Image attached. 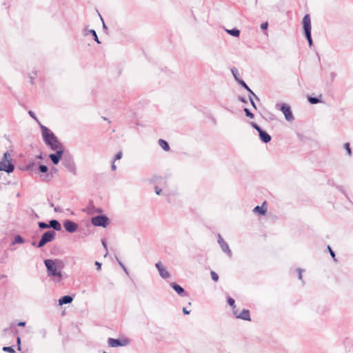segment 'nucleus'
I'll list each match as a JSON object with an SVG mask.
<instances>
[{
  "label": "nucleus",
  "instance_id": "f3484780",
  "mask_svg": "<svg viewBox=\"0 0 353 353\" xmlns=\"http://www.w3.org/2000/svg\"><path fill=\"white\" fill-rule=\"evenodd\" d=\"M259 135L261 141L264 143H269L272 139L271 136L263 130H260Z\"/></svg>",
  "mask_w": 353,
  "mask_h": 353
},
{
  "label": "nucleus",
  "instance_id": "0eeeda50",
  "mask_svg": "<svg viewBox=\"0 0 353 353\" xmlns=\"http://www.w3.org/2000/svg\"><path fill=\"white\" fill-rule=\"evenodd\" d=\"M91 223L94 226L106 228L109 223V218L105 214H99L92 217Z\"/></svg>",
  "mask_w": 353,
  "mask_h": 353
},
{
  "label": "nucleus",
  "instance_id": "ea45409f",
  "mask_svg": "<svg viewBox=\"0 0 353 353\" xmlns=\"http://www.w3.org/2000/svg\"><path fill=\"white\" fill-rule=\"evenodd\" d=\"M327 250H329L330 252V254L332 256V258L334 259V261H336V258H335V253L332 250L331 247L330 245H327Z\"/></svg>",
  "mask_w": 353,
  "mask_h": 353
},
{
  "label": "nucleus",
  "instance_id": "423d86ee",
  "mask_svg": "<svg viewBox=\"0 0 353 353\" xmlns=\"http://www.w3.org/2000/svg\"><path fill=\"white\" fill-rule=\"evenodd\" d=\"M40 127L42 132V137L44 143L48 145H51L53 141H54L57 137L54 135V134L47 127L40 124Z\"/></svg>",
  "mask_w": 353,
  "mask_h": 353
},
{
  "label": "nucleus",
  "instance_id": "680f3d73",
  "mask_svg": "<svg viewBox=\"0 0 353 353\" xmlns=\"http://www.w3.org/2000/svg\"><path fill=\"white\" fill-rule=\"evenodd\" d=\"M99 17H100V19H101V21H102V22H103V21H103V18H102V17H101V15L100 14H99Z\"/></svg>",
  "mask_w": 353,
  "mask_h": 353
},
{
  "label": "nucleus",
  "instance_id": "0e129e2a",
  "mask_svg": "<svg viewBox=\"0 0 353 353\" xmlns=\"http://www.w3.org/2000/svg\"><path fill=\"white\" fill-rule=\"evenodd\" d=\"M6 275H4V274L1 276V278H6Z\"/></svg>",
  "mask_w": 353,
  "mask_h": 353
},
{
  "label": "nucleus",
  "instance_id": "e2e57ef3",
  "mask_svg": "<svg viewBox=\"0 0 353 353\" xmlns=\"http://www.w3.org/2000/svg\"><path fill=\"white\" fill-rule=\"evenodd\" d=\"M50 205L51 207H54V203H52V202H50Z\"/></svg>",
  "mask_w": 353,
  "mask_h": 353
},
{
  "label": "nucleus",
  "instance_id": "8fccbe9b",
  "mask_svg": "<svg viewBox=\"0 0 353 353\" xmlns=\"http://www.w3.org/2000/svg\"><path fill=\"white\" fill-rule=\"evenodd\" d=\"M95 265L97 266V270H100L101 269V263L99 261H95Z\"/></svg>",
  "mask_w": 353,
  "mask_h": 353
},
{
  "label": "nucleus",
  "instance_id": "37998d69",
  "mask_svg": "<svg viewBox=\"0 0 353 353\" xmlns=\"http://www.w3.org/2000/svg\"><path fill=\"white\" fill-rule=\"evenodd\" d=\"M28 114H29V115H30L32 119H34L35 121H37V122H39V121H38V119H37V117H36V115H35V114H34V112L33 111H32V110H29V111H28Z\"/></svg>",
  "mask_w": 353,
  "mask_h": 353
},
{
  "label": "nucleus",
  "instance_id": "864d4df0",
  "mask_svg": "<svg viewBox=\"0 0 353 353\" xmlns=\"http://www.w3.org/2000/svg\"><path fill=\"white\" fill-rule=\"evenodd\" d=\"M111 170L112 171H115L117 170V166L114 164V161H112V165H111Z\"/></svg>",
  "mask_w": 353,
  "mask_h": 353
},
{
  "label": "nucleus",
  "instance_id": "5701e85b",
  "mask_svg": "<svg viewBox=\"0 0 353 353\" xmlns=\"http://www.w3.org/2000/svg\"><path fill=\"white\" fill-rule=\"evenodd\" d=\"M321 99H322L321 95H319L317 97L307 96V101L311 104H317L319 103H321L322 101Z\"/></svg>",
  "mask_w": 353,
  "mask_h": 353
},
{
  "label": "nucleus",
  "instance_id": "a211bd4d",
  "mask_svg": "<svg viewBox=\"0 0 353 353\" xmlns=\"http://www.w3.org/2000/svg\"><path fill=\"white\" fill-rule=\"evenodd\" d=\"M49 228H51L53 229V230L55 231H60L61 230V223L59 222V221L56 219H52L48 223Z\"/></svg>",
  "mask_w": 353,
  "mask_h": 353
},
{
  "label": "nucleus",
  "instance_id": "b1692460",
  "mask_svg": "<svg viewBox=\"0 0 353 353\" xmlns=\"http://www.w3.org/2000/svg\"><path fill=\"white\" fill-rule=\"evenodd\" d=\"M34 168L35 163L34 161H30L23 168H22V170L32 173L35 170Z\"/></svg>",
  "mask_w": 353,
  "mask_h": 353
},
{
  "label": "nucleus",
  "instance_id": "c9c22d12",
  "mask_svg": "<svg viewBox=\"0 0 353 353\" xmlns=\"http://www.w3.org/2000/svg\"><path fill=\"white\" fill-rule=\"evenodd\" d=\"M247 91L248 92V97H250V96H251V98L252 97H254V99L257 101H259V98L258 97V96H256L254 92L249 88L248 90H247Z\"/></svg>",
  "mask_w": 353,
  "mask_h": 353
},
{
  "label": "nucleus",
  "instance_id": "7ed1b4c3",
  "mask_svg": "<svg viewBox=\"0 0 353 353\" xmlns=\"http://www.w3.org/2000/svg\"><path fill=\"white\" fill-rule=\"evenodd\" d=\"M14 170V165L12 162L10 158V154L8 151H6L3 154L2 160L0 161V171H5L10 174Z\"/></svg>",
  "mask_w": 353,
  "mask_h": 353
},
{
  "label": "nucleus",
  "instance_id": "69168bd1",
  "mask_svg": "<svg viewBox=\"0 0 353 353\" xmlns=\"http://www.w3.org/2000/svg\"><path fill=\"white\" fill-rule=\"evenodd\" d=\"M334 73H332V77H334Z\"/></svg>",
  "mask_w": 353,
  "mask_h": 353
},
{
  "label": "nucleus",
  "instance_id": "f8f14e48",
  "mask_svg": "<svg viewBox=\"0 0 353 353\" xmlns=\"http://www.w3.org/2000/svg\"><path fill=\"white\" fill-rule=\"evenodd\" d=\"M78 224L71 220L67 219L63 222L65 230L69 233H74L78 229Z\"/></svg>",
  "mask_w": 353,
  "mask_h": 353
},
{
  "label": "nucleus",
  "instance_id": "338daca9",
  "mask_svg": "<svg viewBox=\"0 0 353 353\" xmlns=\"http://www.w3.org/2000/svg\"><path fill=\"white\" fill-rule=\"evenodd\" d=\"M339 190H341V192H343V190H342V188H339Z\"/></svg>",
  "mask_w": 353,
  "mask_h": 353
},
{
  "label": "nucleus",
  "instance_id": "a18cd8bd",
  "mask_svg": "<svg viewBox=\"0 0 353 353\" xmlns=\"http://www.w3.org/2000/svg\"><path fill=\"white\" fill-rule=\"evenodd\" d=\"M17 350H21V338L19 336L17 337Z\"/></svg>",
  "mask_w": 353,
  "mask_h": 353
},
{
  "label": "nucleus",
  "instance_id": "4c0bfd02",
  "mask_svg": "<svg viewBox=\"0 0 353 353\" xmlns=\"http://www.w3.org/2000/svg\"><path fill=\"white\" fill-rule=\"evenodd\" d=\"M210 274H211L212 279L214 281H215V282L218 281V280H219V275L214 271L212 270L211 272H210Z\"/></svg>",
  "mask_w": 353,
  "mask_h": 353
},
{
  "label": "nucleus",
  "instance_id": "39448f33",
  "mask_svg": "<svg viewBox=\"0 0 353 353\" xmlns=\"http://www.w3.org/2000/svg\"><path fill=\"white\" fill-rule=\"evenodd\" d=\"M62 164L70 172L72 173L74 175L77 174L74 158L68 152H65L62 159Z\"/></svg>",
  "mask_w": 353,
  "mask_h": 353
},
{
  "label": "nucleus",
  "instance_id": "a19ab883",
  "mask_svg": "<svg viewBox=\"0 0 353 353\" xmlns=\"http://www.w3.org/2000/svg\"><path fill=\"white\" fill-rule=\"evenodd\" d=\"M122 155H123V153L121 151L119 152L118 153L116 154V155L114 156V158L113 159L114 161H117V160H119L121 159L122 157Z\"/></svg>",
  "mask_w": 353,
  "mask_h": 353
},
{
  "label": "nucleus",
  "instance_id": "49530a36",
  "mask_svg": "<svg viewBox=\"0 0 353 353\" xmlns=\"http://www.w3.org/2000/svg\"><path fill=\"white\" fill-rule=\"evenodd\" d=\"M250 103L252 105V106L254 108V109H256V103L254 101L253 99L251 98V96H250Z\"/></svg>",
  "mask_w": 353,
  "mask_h": 353
},
{
  "label": "nucleus",
  "instance_id": "9d476101",
  "mask_svg": "<svg viewBox=\"0 0 353 353\" xmlns=\"http://www.w3.org/2000/svg\"><path fill=\"white\" fill-rule=\"evenodd\" d=\"M38 171L41 173L40 176L43 177L45 181H50L53 178V174L48 172V168L46 165L39 164Z\"/></svg>",
  "mask_w": 353,
  "mask_h": 353
},
{
  "label": "nucleus",
  "instance_id": "dca6fc26",
  "mask_svg": "<svg viewBox=\"0 0 353 353\" xmlns=\"http://www.w3.org/2000/svg\"><path fill=\"white\" fill-rule=\"evenodd\" d=\"M171 288L176 292V293L180 296H187L188 293L185 291V290L178 283L175 282H172L170 284Z\"/></svg>",
  "mask_w": 353,
  "mask_h": 353
},
{
  "label": "nucleus",
  "instance_id": "20e7f679",
  "mask_svg": "<svg viewBox=\"0 0 353 353\" xmlns=\"http://www.w3.org/2000/svg\"><path fill=\"white\" fill-rule=\"evenodd\" d=\"M303 28L305 37L308 42V45L311 47L313 44L312 34H311V20L309 14H306L303 18Z\"/></svg>",
  "mask_w": 353,
  "mask_h": 353
},
{
  "label": "nucleus",
  "instance_id": "13d9d810",
  "mask_svg": "<svg viewBox=\"0 0 353 353\" xmlns=\"http://www.w3.org/2000/svg\"><path fill=\"white\" fill-rule=\"evenodd\" d=\"M103 29L104 31H106L108 30V28L104 21H103Z\"/></svg>",
  "mask_w": 353,
  "mask_h": 353
},
{
  "label": "nucleus",
  "instance_id": "c03bdc74",
  "mask_svg": "<svg viewBox=\"0 0 353 353\" xmlns=\"http://www.w3.org/2000/svg\"><path fill=\"white\" fill-rule=\"evenodd\" d=\"M238 100L243 103H247L248 101L244 97L239 96Z\"/></svg>",
  "mask_w": 353,
  "mask_h": 353
},
{
  "label": "nucleus",
  "instance_id": "58836bf2",
  "mask_svg": "<svg viewBox=\"0 0 353 353\" xmlns=\"http://www.w3.org/2000/svg\"><path fill=\"white\" fill-rule=\"evenodd\" d=\"M250 125H252V127L255 129L259 133L260 132V130H262V128L258 125L256 124V123L254 122H251L250 123Z\"/></svg>",
  "mask_w": 353,
  "mask_h": 353
},
{
  "label": "nucleus",
  "instance_id": "6e6d98bb",
  "mask_svg": "<svg viewBox=\"0 0 353 353\" xmlns=\"http://www.w3.org/2000/svg\"><path fill=\"white\" fill-rule=\"evenodd\" d=\"M30 82L32 85H34V77L30 75Z\"/></svg>",
  "mask_w": 353,
  "mask_h": 353
},
{
  "label": "nucleus",
  "instance_id": "7c9ffc66",
  "mask_svg": "<svg viewBox=\"0 0 353 353\" xmlns=\"http://www.w3.org/2000/svg\"><path fill=\"white\" fill-rule=\"evenodd\" d=\"M3 351L8 353H16V351L14 350L13 346H4L3 347Z\"/></svg>",
  "mask_w": 353,
  "mask_h": 353
},
{
  "label": "nucleus",
  "instance_id": "72a5a7b5",
  "mask_svg": "<svg viewBox=\"0 0 353 353\" xmlns=\"http://www.w3.org/2000/svg\"><path fill=\"white\" fill-rule=\"evenodd\" d=\"M38 225H39V228L41 230H44V229L49 228L48 223H46L43 222V221H40V222H39V223H38Z\"/></svg>",
  "mask_w": 353,
  "mask_h": 353
},
{
  "label": "nucleus",
  "instance_id": "f03ea898",
  "mask_svg": "<svg viewBox=\"0 0 353 353\" xmlns=\"http://www.w3.org/2000/svg\"><path fill=\"white\" fill-rule=\"evenodd\" d=\"M56 236V232L54 230H48L45 232L38 243L35 241L32 242V245L37 248L43 247L48 243L52 241Z\"/></svg>",
  "mask_w": 353,
  "mask_h": 353
},
{
  "label": "nucleus",
  "instance_id": "473e14b6",
  "mask_svg": "<svg viewBox=\"0 0 353 353\" xmlns=\"http://www.w3.org/2000/svg\"><path fill=\"white\" fill-rule=\"evenodd\" d=\"M243 110L245 112L246 117L250 119H253L254 117V114L248 108H245Z\"/></svg>",
  "mask_w": 353,
  "mask_h": 353
},
{
  "label": "nucleus",
  "instance_id": "1a4fd4ad",
  "mask_svg": "<svg viewBox=\"0 0 353 353\" xmlns=\"http://www.w3.org/2000/svg\"><path fill=\"white\" fill-rule=\"evenodd\" d=\"M280 106L279 110L283 112L285 119L288 121H292L294 119L292 112L291 111L290 106L285 103H281V105L277 103L276 107Z\"/></svg>",
  "mask_w": 353,
  "mask_h": 353
},
{
  "label": "nucleus",
  "instance_id": "412c9836",
  "mask_svg": "<svg viewBox=\"0 0 353 353\" xmlns=\"http://www.w3.org/2000/svg\"><path fill=\"white\" fill-rule=\"evenodd\" d=\"M49 147L52 150H63V146L58 140V139H56L54 141H53L52 145H49Z\"/></svg>",
  "mask_w": 353,
  "mask_h": 353
},
{
  "label": "nucleus",
  "instance_id": "4468645a",
  "mask_svg": "<svg viewBox=\"0 0 353 353\" xmlns=\"http://www.w3.org/2000/svg\"><path fill=\"white\" fill-rule=\"evenodd\" d=\"M161 278L166 279L170 277V273L163 266L161 262L159 261L155 264Z\"/></svg>",
  "mask_w": 353,
  "mask_h": 353
},
{
  "label": "nucleus",
  "instance_id": "603ef678",
  "mask_svg": "<svg viewBox=\"0 0 353 353\" xmlns=\"http://www.w3.org/2000/svg\"><path fill=\"white\" fill-rule=\"evenodd\" d=\"M26 323L25 321H20L17 323V326L19 327H25Z\"/></svg>",
  "mask_w": 353,
  "mask_h": 353
},
{
  "label": "nucleus",
  "instance_id": "cd10ccee",
  "mask_svg": "<svg viewBox=\"0 0 353 353\" xmlns=\"http://www.w3.org/2000/svg\"><path fill=\"white\" fill-rule=\"evenodd\" d=\"M231 72L236 81L241 79L238 69L236 68L233 67L232 68H231Z\"/></svg>",
  "mask_w": 353,
  "mask_h": 353
},
{
  "label": "nucleus",
  "instance_id": "de8ad7c7",
  "mask_svg": "<svg viewBox=\"0 0 353 353\" xmlns=\"http://www.w3.org/2000/svg\"><path fill=\"white\" fill-rule=\"evenodd\" d=\"M268 27V22H265V23H263L261 25V28L262 30H266Z\"/></svg>",
  "mask_w": 353,
  "mask_h": 353
},
{
  "label": "nucleus",
  "instance_id": "09e8293b",
  "mask_svg": "<svg viewBox=\"0 0 353 353\" xmlns=\"http://www.w3.org/2000/svg\"><path fill=\"white\" fill-rule=\"evenodd\" d=\"M154 191L157 194L159 195L162 191L161 188H159L158 186L154 187Z\"/></svg>",
  "mask_w": 353,
  "mask_h": 353
},
{
  "label": "nucleus",
  "instance_id": "f704fd0d",
  "mask_svg": "<svg viewBox=\"0 0 353 353\" xmlns=\"http://www.w3.org/2000/svg\"><path fill=\"white\" fill-rule=\"evenodd\" d=\"M116 259H117V261H118L119 265L122 268V269L125 272V274L129 275V272H128V269L126 268V267L123 265V263L121 261H119V259L117 257H116Z\"/></svg>",
  "mask_w": 353,
  "mask_h": 353
},
{
  "label": "nucleus",
  "instance_id": "3c124183",
  "mask_svg": "<svg viewBox=\"0 0 353 353\" xmlns=\"http://www.w3.org/2000/svg\"><path fill=\"white\" fill-rule=\"evenodd\" d=\"M297 272H299V279L302 280V270L301 268H298Z\"/></svg>",
  "mask_w": 353,
  "mask_h": 353
},
{
  "label": "nucleus",
  "instance_id": "2eb2a0df",
  "mask_svg": "<svg viewBox=\"0 0 353 353\" xmlns=\"http://www.w3.org/2000/svg\"><path fill=\"white\" fill-rule=\"evenodd\" d=\"M234 315L237 319H241L245 321H251L250 311L247 309H243L239 314L237 310H234Z\"/></svg>",
  "mask_w": 353,
  "mask_h": 353
},
{
  "label": "nucleus",
  "instance_id": "f257e3e1",
  "mask_svg": "<svg viewBox=\"0 0 353 353\" xmlns=\"http://www.w3.org/2000/svg\"><path fill=\"white\" fill-rule=\"evenodd\" d=\"M44 264L47 270L48 276L54 277V281H61L62 279L61 269L63 268V263L58 259H45Z\"/></svg>",
  "mask_w": 353,
  "mask_h": 353
},
{
  "label": "nucleus",
  "instance_id": "2f4dec72",
  "mask_svg": "<svg viewBox=\"0 0 353 353\" xmlns=\"http://www.w3.org/2000/svg\"><path fill=\"white\" fill-rule=\"evenodd\" d=\"M243 88H244L245 90H248L249 89V86L247 85V83L242 79H239L236 81Z\"/></svg>",
  "mask_w": 353,
  "mask_h": 353
},
{
  "label": "nucleus",
  "instance_id": "bf43d9fd",
  "mask_svg": "<svg viewBox=\"0 0 353 353\" xmlns=\"http://www.w3.org/2000/svg\"><path fill=\"white\" fill-rule=\"evenodd\" d=\"M36 159H43L42 154H40L39 155H37L36 157Z\"/></svg>",
  "mask_w": 353,
  "mask_h": 353
},
{
  "label": "nucleus",
  "instance_id": "c756f323",
  "mask_svg": "<svg viewBox=\"0 0 353 353\" xmlns=\"http://www.w3.org/2000/svg\"><path fill=\"white\" fill-rule=\"evenodd\" d=\"M90 34L93 37V39L97 43H101V41H99V38H98V36L97 34V32L94 30H90L89 31Z\"/></svg>",
  "mask_w": 353,
  "mask_h": 353
},
{
  "label": "nucleus",
  "instance_id": "4be33fe9",
  "mask_svg": "<svg viewBox=\"0 0 353 353\" xmlns=\"http://www.w3.org/2000/svg\"><path fill=\"white\" fill-rule=\"evenodd\" d=\"M265 203V202H264L261 206L256 205L254 208L253 211L254 212L259 214V215H265L266 213V211H267V209L263 207Z\"/></svg>",
  "mask_w": 353,
  "mask_h": 353
},
{
  "label": "nucleus",
  "instance_id": "c85d7f7f",
  "mask_svg": "<svg viewBox=\"0 0 353 353\" xmlns=\"http://www.w3.org/2000/svg\"><path fill=\"white\" fill-rule=\"evenodd\" d=\"M227 302H228V305L232 307V312H234V310H236L234 299L230 296H228L227 299Z\"/></svg>",
  "mask_w": 353,
  "mask_h": 353
},
{
  "label": "nucleus",
  "instance_id": "6ab92c4d",
  "mask_svg": "<svg viewBox=\"0 0 353 353\" xmlns=\"http://www.w3.org/2000/svg\"><path fill=\"white\" fill-rule=\"evenodd\" d=\"M87 210H88V214L101 213L102 212L101 208H95L92 201L89 202L88 207H87Z\"/></svg>",
  "mask_w": 353,
  "mask_h": 353
},
{
  "label": "nucleus",
  "instance_id": "6e6552de",
  "mask_svg": "<svg viewBox=\"0 0 353 353\" xmlns=\"http://www.w3.org/2000/svg\"><path fill=\"white\" fill-rule=\"evenodd\" d=\"M129 343H130V339L128 338H123V339L108 338V345L109 347H111L126 346Z\"/></svg>",
  "mask_w": 353,
  "mask_h": 353
},
{
  "label": "nucleus",
  "instance_id": "9b49d317",
  "mask_svg": "<svg viewBox=\"0 0 353 353\" xmlns=\"http://www.w3.org/2000/svg\"><path fill=\"white\" fill-rule=\"evenodd\" d=\"M64 153V150H58L54 153L50 154L49 158L54 165H57L63 159Z\"/></svg>",
  "mask_w": 353,
  "mask_h": 353
},
{
  "label": "nucleus",
  "instance_id": "774afa93",
  "mask_svg": "<svg viewBox=\"0 0 353 353\" xmlns=\"http://www.w3.org/2000/svg\"><path fill=\"white\" fill-rule=\"evenodd\" d=\"M255 1H256V3H257V0H255Z\"/></svg>",
  "mask_w": 353,
  "mask_h": 353
},
{
  "label": "nucleus",
  "instance_id": "aec40b11",
  "mask_svg": "<svg viewBox=\"0 0 353 353\" xmlns=\"http://www.w3.org/2000/svg\"><path fill=\"white\" fill-rule=\"evenodd\" d=\"M73 301V297L70 295H65L59 299V305H63L65 304L71 303Z\"/></svg>",
  "mask_w": 353,
  "mask_h": 353
},
{
  "label": "nucleus",
  "instance_id": "a878e982",
  "mask_svg": "<svg viewBox=\"0 0 353 353\" xmlns=\"http://www.w3.org/2000/svg\"><path fill=\"white\" fill-rule=\"evenodd\" d=\"M225 31L227 32V33L232 37H239V35H240V30L237 28H232V29H230V30H225Z\"/></svg>",
  "mask_w": 353,
  "mask_h": 353
},
{
  "label": "nucleus",
  "instance_id": "5fc2aeb1",
  "mask_svg": "<svg viewBox=\"0 0 353 353\" xmlns=\"http://www.w3.org/2000/svg\"><path fill=\"white\" fill-rule=\"evenodd\" d=\"M54 212H62V209L60 208V207H54Z\"/></svg>",
  "mask_w": 353,
  "mask_h": 353
},
{
  "label": "nucleus",
  "instance_id": "052dcab7",
  "mask_svg": "<svg viewBox=\"0 0 353 353\" xmlns=\"http://www.w3.org/2000/svg\"><path fill=\"white\" fill-rule=\"evenodd\" d=\"M32 72H33L34 76H37V70H34Z\"/></svg>",
  "mask_w": 353,
  "mask_h": 353
},
{
  "label": "nucleus",
  "instance_id": "ddd939ff",
  "mask_svg": "<svg viewBox=\"0 0 353 353\" xmlns=\"http://www.w3.org/2000/svg\"><path fill=\"white\" fill-rule=\"evenodd\" d=\"M218 243L221 248L223 252L226 253L229 256H232V251L230 249L228 244L224 241L220 234H218Z\"/></svg>",
  "mask_w": 353,
  "mask_h": 353
},
{
  "label": "nucleus",
  "instance_id": "e433bc0d",
  "mask_svg": "<svg viewBox=\"0 0 353 353\" xmlns=\"http://www.w3.org/2000/svg\"><path fill=\"white\" fill-rule=\"evenodd\" d=\"M344 148L345 149V150L347 151V153L349 156H351L352 155V150H351V148H350V145L349 143H345L344 144Z\"/></svg>",
  "mask_w": 353,
  "mask_h": 353
},
{
  "label": "nucleus",
  "instance_id": "79ce46f5",
  "mask_svg": "<svg viewBox=\"0 0 353 353\" xmlns=\"http://www.w3.org/2000/svg\"><path fill=\"white\" fill-rule=\"evenodd\" d=\"M101 243L103 245V247L104 248V249L106 251V253L105 254V256L108 254V246H107V243L105 242V239H101Z\"/></svg>",
  "mask_w": 353,
  "mask_h": 353
},
{
  "label": "nucleus",
  "instance_id": "4d7b16f0",
  "mask_svg": "<svg viewBox=\"0 0 353 353\" xmlns=\"http://www.w3.org/2000/svg\"><path fill=\"white\" fill-rule=\"evenodd\" d=\"M183 313L184 314H189L190 313V310H188L185 307L183 308Z\"/></svg>",
  "mask_w": 353,
  "mask_h": 353
},
{
  "label": "nucleus",
  "instance_id": "bb28decb",
  "mask_svg": "<svg viewBox=\"0 0 353 353\" xmlns=\"http://www.w3.org/2000/svg\"><path fill=\"white\" fill-rule=\"evenodd\" d=\"M24 243V239L23 238L19 235V234H17L14 236V240L12 241V245H14V244H17V243Z\"/></svg>",
  "mask_w": 353,
  "mask_h": 353
},
{
  "label": "nucleus",
  "instance_id": "393cba45",
  "mask_svg": "<svg viewBox=\"0 0 353 353\" xmlns=\"http://www.w3.org/2000/svg\"><path fill=\"white\" fill-rule=\"evenodd\" d=\"M159 145L161 147V148L164 150V151H169L170 150V145L168 144V143L164 140V139H159Z\"/></svg>",
  "mask_w": 353,
  "mask_h": 353
}]
</instances>
